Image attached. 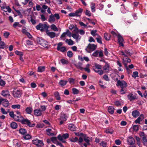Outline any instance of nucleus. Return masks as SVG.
I'll return each instance as SVG.
<instances>
[{"instance_id":"1","label":"nucleus","mask_w":147,"mask_h":147,"mask_svg":"<svg viewBox=\"0 0 147 147\" xmlns=\"http://www.w3.org/2000/svg\"><path fill=\"white\" fill-rule=\"evenodd\" d=\"M14 119L16 121L21 122L23 124L27 125L30 127H34L35 125L34 123H32L27 119H24L21 115L18 116L16 115Z\"/></svg>"},{"instance_id":"2","label":"nucleus","mask_w":147,"mask_h":147,"mask_svg":"<svg viewBox=\"0 0 147 147\" xmlns=\"http://www.w3.org/2000/svg\"><path fill=\"white\" fill-rule=\"evenodd\" d=\"M101 66L97 63H95L93 66V69L94 71L100 75H102L103 73V71L101 70Z\"/></svg>"},{"instance_id":"3","label":"nucleus","mask_w":147,"mask_h":147,"mask_svg":"<svg viewBox=\"0 0 147 147\" xmlns=\"http://www.w3.org/2000/svg\"><path fill=\"white\" fill-rule=\"evenodd\" d=\"M37 42L39 44L44 47L48 48L49 47L48 42L42 38H38L37 39Z\"/></svg>"},{"instance_id":"4","label":"nucleus","mask_w":147,"mask_h":147,"mask_svg":"<svg viewBox=\"0 0 147 147\" xmlns=\"http://www.w3.org/2000/svg\"><path fill=\"white\" fill-rule=\"evenodd\" d=\"M49 27L46 24L39 23L36 26V29L40 30L41 31H43L45 30H48Z\"/></svg>"},{"instance_id":"5","label":"nucleus","mask_w":147,"mask_h":147,"mask_svg":"<svg viewBox=\"0 0 147 147\" xmlns=\"http://www.w3.org/2000/svg\"><path fill=\"white\" fill-rule=\"evenodd\" d=\"M97 46L94 44H89L85 49L86 51L89 53H90L96 49Z\"/></svg>"},{"instance_id":"6","label":"nucleus","mask_w":147,"mask_h":147,"mask_svg":"<svg viewBox=\"0 0 147 147\" xmlns=\"http://www.w3.org/2000/svg\"><path fill=\"white\" fill-rule=\"evenodd\" d=\"M69 137V134L68 133L63 134L62 135L59 134L57 136L58 139L64 143L66 142L64 140L68 138Z\"/></svg>"},{"instance_id":"7","label":"nucleus","mask_w":147,"mask_h":147,"mask_svg":"<svg viewBox=\"0 0 147 147\" xmlns=\"http://www.w3.org/2000/svg\"><path fill=\"white\" fill-rule=\"evenodd\" d=\"M69 140L72 142H76L78 141V144L81 145H82V142L83 141V139L81 137H80L79 139L77 137L74 138H70Z\"/></svg>"},{"instance_id":"8","label":"nucleus","mask_w":147,"mask_h":147,"mask_svg":"<svg viewBox=\"0 0 147 147\" xmlns=\"http://www.w3.org/2000/svg\"><path fill=\"white\" fill-rule=\"evenodd\" d=\"M22 93V91L20 90H17L13 91L12 92V94L13 96L15 98H19L21 96Z\"/></svg>"},{"instance_id":"9","label":"nucleus","mask_w":147,"mask_h":147,"mask_svg":"<svg viewBox=\"0 0 147 147\" xmlns=\"http://www.w3.org/2000/svg\"><path fill=\"white\" fill-rule=\"evenodd\" d=\"M33 143L36 145L37 147H43L44 145L42 140L37 139L33 140Z\"/></svg>"},{"instance_id":"10","label":"nucleus","mask_w":147,"mask_h":147,"mask_svg":"<svg viewBox=\"0 0 147 147\" xmlns=\"http://www.w3.org/2000/svg\"><path fill=\"white\" fill-rule=\"evenodd\" d=\"M116 85L117 86H119L121 88L127 87V83L124 80H118Z\"/></svg>"},{"instance_id":"11","label":"nucleus","mask_w":147,"mask_h":147,"mask_svg":"<svg viewBox=\"0 0 147 147\" xmlns=\"http://www.w3.org/2000/svg\"><path fill=\"white\" fill-rule=\"evenodd\" d=\"M63 44L62 42H59L57 44V49L58 51H60L61 52H63L66 51V48L65 47H61Z\"/></svg>"},{"instance_id":"12","label":"nucleus","mask_w":147,"mask_h":147,"mask_svg":"<svg viewBox=\"0 0 147 147\" xmlns=\"http://www.w3.org/2000/svg\"><path fill=\"white\" fill-rule=\"evenodd\" d=\"M117 37L118 41L119 44V46L123 47L124 45L123 42L124 41V39L123 37L120 34H118Z\"/></svg>"},{"instance_id":"13","label":"nucleus","mask_w":147,"mask_h":147,"mask_svg":"<svg viewBox=\"0 0 147 147\" xmlns=\"http://www.w3.org/2000/svg\"><path fill=\"white\" fill-rule=\"evenodd\" d=\"M2 96L5 97L10 96L9 91L8 90L5 89L2 91L1 93Z\"/></svg>"},{"instance_id":"14","label":"nucleus","mask_w":147,"mask_h":147,"mask_svg":"<svg viewBox=\"0 0 147 147\" xmlns=\"http://www.w3.org/2000/svg\"><path fill=\"white\" fill-rule=\"evenodd\" d=\"M105 63V65L103 67V69L104 71L106 72H108L109 71V65L104 60H101Z\"/></svg>"},{"instance_id":"15","label":"nucleus","mask_w":147,"mask_h":147,"mask_svg":"<svg viewBox=\"0 0 147 147\" xmlns=\"http://www.w3.org/2000/svg\"><path fill=\"white\" fill-rule=\"evenodd\" d=\"M128 143L130 145H132L135 143L134 139L132 137H129L127 140Z\"/></svg>"},{"instance_id":"16","label":"nucleus","mask_w":147,"mask_h":147,"mask_svg":"<svg viewBox=\"0 0 147 147\" xmlns=\"http://www.w3.org/2000/svg\"><path fill=\"white\" fill-rule=\"evenodd\" d=\"M127 97L130 101L137 99L136 96L131 93L127 95Z\"/></svg>"},{"instance_id":"17","label":"nucleus","mask_w":147,"mask_h":147,"mask_svg":"<svg viewBox=\"0 0 147 147\" xmlns=\"http://www.w3.org/2000/svg\"><path fill=\"white\" fill-rule=\"evenodd\" d=\"M120 53L122 55H123L125 57H127L128 56H131V53L130 52L127 50H125L124 52L121 51Z\"/></svg>"},{"instance_id":"18","label":"nucleus","mask_w":147,"mask_h":147,"mask_svg":"<svg viewBox=\"0 0 147 147\" xmlns=\"http://www.w3.org/2000/svg\"><path fill=\"white\" fill-rule=\"evenodd\" d=\"M34 112V115L37 116H40L42 114V111L40 109H35Z\"/></svg>"},{"instance_id":"19","label":"nucleus","mask_w":147,"mask_h":147,"mask_svg":"<svg viewBox=\"0 0 147 147\" xmlns=\"http://www.w3.org/2000/svg\"><path fill=\"white\" fill-rule=\"evenodd\" d=\"M47 35L49 36L51 38L55 37L56 35L55 33L53 32H50L47 30L46 32Z\"/></svg>"},{"instance_id":"20","label":"nucleus","mask_w":147,"mask_h":147,"mask_svg":"<svg viewBox=\"0 0 147 147\" xmlns=\"http://www.w3.org/2000/svg\"><path fill=\"white\" fill-rule=\"evenodd\" d=\"M83 9L80 8L76 10L75 12L76 15V17H80L83 12Z\"/></svg>"},{"instance_id":"21","label":"nucleus","mask_w":147,"mask_h":147,"mask_svg":"<svg viewBox=\"0 0 147 147\" xmlns=\"http://www.w3.org/2000/svg\"><path fill=\"white\" fill-rule=\"evenodd\" d=\"M144 119V116L142 114L135 121V123H136L140 124V121H142Z\"/></svg>"},{"instance_id":"22","label":"nucleus","mask_w":147,"mask_h":147,"mask_svg":"<svg viewBox=\"0 0 147 147\" xmlns=\"http://www.w3.org/2000/svg\"><path fill=\"white\" fill-rule=\"evenodd\" d=\"M68 81L61 80L59 81L58 84L61 87H63L66 85Z\"/></svg>"},{"instance_id":"23","label":"nucleus","mask_w":147,"mask_h":147,"mask_svg":"<svg viewBox=\"0 0 147 147\" xmlns=\"http://www.w3.org/2000/svg\"><path fill=\"white\" fill-rule=\"evenodd\" d=\"M71 36L75 39H76L77 41L80 40L81 38V36H80L78 34H72Z\"/></svg>"},{"instance_id":"24","label":"nucleus","mask_w":147,"mask_h":147,"mask_svg":"<svg viewBox=\"0 0 147 147\" xmlns=\"http://www.w3.org/2000/svg\"><path fill=\"white\" fill-rule=\"evenodd\" d=\"M76 67L81 70H83L84 68L82 67V63L81 62H79L78 63L74 64Z\"/></svg>"},{"instance_id":"25","label":"nucleus","mask_w":147,"mask_h":147,"mask_svg":"<svg viewBox=\"0 0 147 147\" xmlns=\"http://www.w3.org/2000/svg\"><path fill=\"white\" fill-rule=\"evenodd\" d=\"M132 115L133 117L136 118L140 115V113L137 110H134L132 111Z\"/></svg>"},{"instance_id":"26","label":"nucleus","mask_w":147,"mask_h":147,"mask_svg":"<svg viewBox=\"0 0 147 147\" xmlns=\"http://www.w3.org/2000/svg\"><path fill=\"white\" fill-rule=\"evenodd\" d=\"M68 129L72 131H76V127L73 124H70L68 126Z\"/></svg>"},{"instance_id":"27","label":"nucleus","mask_w":147,"mask_h":147,"mask_svg":"<svg viewBox=\"0 0 147 147\" xmlns=\"http://www.w3.org/2000/svg\"><path fill=\"white\" fill-rule=\"evenodd\" d=\"M48 21L50 23L54 22L55 21L54 15L53 14H51L49 18Z\"/></svg>"},{"instance_id":"28","label":"nucleus","mask_w":147,"mask_h":147,"mask_svg":"<svg viewBox=\"0 0 147 147\" xmlns=\"http://www.w3.org/2000/svg\"><path fill=\"white\" fill-rule=\"evenodd\" d=\"M32 107H27L25 109V111L27 114H31L32 113Z\"/></svg>"},{"instance_id":"29","label":"nucleus","mask_w":147,"mask_h":147,"mask_svg":"<svg viewBox=\"0 0 147 147\" xmlns=\"http://www.w3.org/2000/svg\"><path fill=\"white\" fill-rule=\"evenodd\" d=\"M52 131V130L51 129H47L46 130V131L47 132V134L49 136H54V134L53 133H51V132Z\"/></svg>"},{"instance_id":"30","label":"nucleus","mask_w":147,"mask_h":147,"mask_svg":"<svg viewBox=\"0 0 147 147\" xmlns=\"http://www.w3.org/2000/svg\"><path fill=\"white\" fill-rule=\"evenodd\" d=\"M19 133L22 135H25L27 133L26 129L23 128H21L19 130Z\"/></svg>"},{"instance_id":"31","label":"nucleus","mask_w":147,"mask_h":147,"mask_svg":"<svg viewBox=\"0 0 147 147\" xmlns=\"http://www.w3.org/2000/svg\"><path fill=\"white\" fill-rule=\"evenodd\" d=\"M3 105L5 107H7L9 105V102L6 99H4V101L2 102Z\"/></svg>"},{"instance_id":"32","label":"nucleus","mask_w":147,"mask_h":147,"mask_svg":"<svg viewBox=\"0 0 147 147\" xmlns=\"http://www.w3.org/2000/svg\"><path fill=\"white\" fill-rule=\"evenodd\" d=\"M114 108L111 106H109L108 107V112L111 114H113L114 113Z\"/></svg>"},{"instance_id":"33","label":"nucleus","mask_w":147,"mask_h":147,"mask_svg":"<svg viewBox=\"0 0 147 147\" xmlns=\"http://www.w3.org/2000/svg\"><path fill=\"white\" fill-rule=\"evenodd\" d=\"M127 87L121 88V89L120 90V92L121 94H125L127 92Z\"/></svg>"},{"instance_id":"34","label":"nucleus","mask_w":147,"mask_h":147,"mask_svg":"<svg viewBox=\"0 0 147 147\" xmlns=\"http://www.w3.org/2000/svg\"><path fill=\"white\" fill-rule=\"evenodd\" d=\"M11 127L13 129H16L18 127V125L17 123L14 122H12L10 124Z\"/></svg>"},{"instance_id":"35","label":"nucleus","mask_w":147,"mask_h":147,"mask_svg":"<svg viewBox=\"0 0 147 147\" xmlns=\"http://www.w3.org/2000/svg\"><path fill=\"white\" fill-rule=\"evenodd\" d=\"M65 42L70 45H72L74 44V41L71 39H66L65 40Z\"/></svg>"},{"instance_id":"36","label":"nucleus","mask_w":147,"mask_h":147,"mask_svg":"<svg viewBox=\"0 0 147 147\" xmlns=\"http://www.w3.org/2000/svg\"><path fill=\"white\" fill-rule=\"evenodd\" d=\"M54 95L57 100H59L61 99V98L60 96L59 93L58 92H55L54 93Z\"/></svg>"},{"instance_id":"37","label":"nucleus","mask_w":147,"mask_h":147,"mask_svg":"<svg viewBox=\"0 0 147 147\" xmlns=\"http://www.w3.org/2000/svg\"><path fill=\"white\" fill-rule=\"evenodd\" d=\"M95 4L93 3H92L91 4L90 7L92 11L94 12L95 11Z\"/></svg>"},{"instance_id":"38","label":"nucleus","mask_w":147,"mask_h":147,"mask_svg":"<svg viewBox=\"0 0 147 147\" xmlns=\"http://www.w3.org/2000/svg\"><path fill=\"white\" fill-rule=\"evenodd\" d=\"M97 30H92L91 32L90 33L95 38L96 37V36H97L99 35L97 34L96 33Z\"/></svg>"},{"instance_id":"39","label":"nucleus","mask_w":147,"mask_h":147,"mask_svg":"<svg viewBox=\"0 0 147 147\" xmlns=\"http://www.w3.org/2000/svg\"><path fill=\"white\" fill-rule=\"evenodd\" d=\"M95 38L97 42L100 44H102L101 37L99 35L96 38Z\"/></svg>"},{"instance_id":"40","label":"nucleus","mask_w":147,"mask_h":147,"mask_svg":"<svg viewBox=\"0 0 147 147\" xmlns=\"http://www.w3.org/2000/svg\"><path fill=\"white\" fill-rule=\"evenodd\" d=\"M38 72H42L45 71V66H39L38 67Z\"/></svg>"},{"instance_id":"41","label":"nucleus","mask_w":147,"mask_h":147,"mask_svg":"<svg viewBox=\"0 0 147 147\" xmlns=\"http://www.w3.org/2000/svg\"><path fill=\"white\" fill-rule=\"evenodd\" d=\"M51 29L55 31H57L58 30V28L54 24H52L51 26Z\"/></svg>"},{"instance_id":"42","label":"nucleus","mask_w":147,"mask_h":147,"mask_svg":"<svg viewBox=\"0 0 147 147\" xmlns=\"http://www.w3.org/2000/svg\"><path fill=\"white\" fill-rule=\"evenodd\" d=\"M104 37L105 39L107 40H109L110 39V35L107 33L104 34Z\"/></svg>"},{"instance_id":"43","label":"nucleus","mask_w":147,"mask_h":147,"mask_svg":"<svg viewBox=\"0 0 147 147\" xmlns=\"http://www.w3.org/2000/svg\"><path fill=\"white\" fill-rule=\"evenodd\" d=\"M72 90L73 93L74 94H78L79 93V90L76 88H73Z\"/></svg>"},{"instance_id":"44","label":"nucleus","mask_w":147,"mask_h":147,"mask_svg":"<svg viewBox=\"0 0 147 147\" xmlns=\"http://www.w3.org/2000/svg\"><path fill=\"white\" fill-rule=\"evenodd\" d=\"M20 105H14L11 106V108L13 109H20Z\"/></svg>"},{"instance_id":"45","label":"nucleus","mask_w":147,"mask_h":147,"mask_svg":"<svg viewBox=\"0 0 147 147\" xmlns=\"http://www.w3.org/2000/svg\"><path fill=\"white\" fill-rule=\"evenodd\" d=\"M138 73L137 71H135L133 72V74L132 75V76L133 78H136V77H138Z\"/></svg>"},{"instance_id":"46","label":"nucleus","mask_w":147,"mask_h":147,"mask_svg":"<svg viewBox=\"0 0 147 147\" xmlns=\"http://www.w3.org/2000/svg\"><path fill=\"white\" fill-rule=\"evenodd\" d=\"M123 61L126 62L130 63L131 61V59L128 58L127 57H125L123 58Z\"/></svg>"},{"instance_id":"47","label":"nucleus","mask_w":147,"mask_h":147,"mask_svg":"<svg viewBox=\"0 0 147 147\" xmlns=\"http://www.w3.org/2000/svg\"><path fill=\"white\" fill-rule=\"evenodd\" d=\"M68 81L69 83L71 84H74L75 80L72 78H70L68 79Z\"/></svg>"},{"instance_id":"48","label":"nucleus","mask_w":147,"mask_h":147,"mask_svg":"<svg viewBox=\"0 0 147 147\" xmlns=\"http://www.w3.org/2000/svg\"><path fill=\"white\" fill-rule=\"evenodd\" d=\"M51 140L52 142L55 144L58 141L57 138L55 137H52L51 138Z\"/></svg>"},{"instance_id":"49","label":"nucleus","mask_w":147,"mask_h":147,"mask_svg":"<svg viewBox=\"0 0 147 147\" xmlns=\"http://www.w3.org/2000/svg\"><path fill=\"white\" fill-rule=\"evenodd\" d=\"M30 16V20H29V19H28V21L31 22L32 24L33 25L35 24L36 23V20H35L33 19L32 16Z\"/></svg>"},{"instance_id":"50","label":"nucleus","mask_w":147,"mask_h":147,"mask_svg":"<svg viewBox=\"0 0 147 147\" xmlns=\"http://www.w3.org/2000/svg\"><path fill=\"white\" fill-rule=\"evenodd\" d=\"M67 55L69 58L73 56V53L71 51H68L67 53Z\"/></svg>"},{"instance_id":"51","label":"nucleus","mask_w":147,"mask_h":147,"mask_svg":"<svg viewBox=\"0 0 147 147\" xmlns=\"http://www.w3.org/2000/svg\"><path fill=\"white\" fill-rule=\"evenodd\" d=\"M5 47V43L3 41L0 42V49H3Z\"/></svg>"},{"instance_id":"52","label":"nucleus","mask_w":147,"mask_h":147,"mask_svg":"<svg viewBox=\"0 0 147 147\" xmlns=\"http://www.w3.org/2000/svg\"><path fill=\"white\" fill-rule=\"evenodd\" d=\"M90 65L89 64H88L86 65V67L84 68L85 71L87 72L88 73H89L90 71L89 69V67L90 66Z\"/></svg>"},{"instance_id":"53","label":"nucleus","mask_w":147,"mask_h":147,"mask_svg":"<svg viewBox=\"0 0 147 147\" xmlns=\"http://www.w3.org/2000/svg\"><path fill=\"white\" fill-rule=\"evenodd\" d=\"M142 140L143 141V143L144 145L145 146L147 145V139L146 137H144L143 138Z\"/></svg>"},{"instance_id":"54","label":"nucleus","mask_w":147,"mask_h":147,"mask_svg":"<svg viewBox=\"0 0 147 147\" xmlns=\"http://www.w3.org/2000/svg\"><path fill=\"white\" fill-rule=\"evenodd\" d=\"M99 144L100 146H101L103 147H106L107 145V143L104 141L101 142Z\"/></svg>"},{"instance_id":"55","label":"nucleus","mask_w":147,"mask_h":147,"mask_svg":"<svg viewBox=\"0 0 147 147\" xmlns=\"http://www.w3.org/2000/svg\"><path fill=\"white\" fill-rule=\"evenodd\" d=\"M106 133L107 134H112L113 133V131L112 129H106L105 131Z\"/></svg>"},{"instance_id":"56","label":"nucleus","mask_w":147,"mask_h":147,"mask_svg":"<svg viewBox=\"0 0 147 147\" xmlns=\"http://www.w3.org/2000/svg\"><path fill=\"white\" fill-rule=\"evenodd\" d=\"M23 138L25 140H29L31 138V136L29 134H27L23 136Z\"/></svg>"},{"instance_id":"57","label":"nucleus","mask_w":147,"mask_h":147,"mask_svg":"<svg viewBox=\"0 0 147 147\" xmlns=\"http://www.w3.org/2000/svg\"><path fill=\"white\" fill-rule=\"evenodd\" d=\"M85 13V15L86 16H87L89 17L91 16V15H92L91 13L90 12V11H89V10H88L87 9L86 10V11Z\"/></svg>"},{"instance_id":"58","label":"nucleus","mask_w":147,"mask_h":147,"mask_svg":"<svg viewBox=\"0 0 147 147\" xmlns=\"http://www.w3.org/2000/svg\"><path fill=\"white\" fill-rule=\"evenodd\" d=\"M61 61L63 65L67 64L68 63V61L65 60L64 59H62L61 60Z\"/></svg>"},{"instance_id":"59","label":"nucleus","mask_w":147,"mask_h":147,"mask_svg":"<svg viewBox=\"0 0 147 147\" xmlns=\"http://www.w3.org/2000/svg\"><path fill=\"white\" fill-rule=\"evenodd\" d=\"M17 26H18L19 27H21V26L19 24V23L18 22H15L13 24V27L15 28Z\"/></svg>"},{"instance_id":"60","label":"nucleus","mask_w":147,"mask_h":147,"mask_svg":"<svg viewBox=\"0 0 147 147\" xmlns=\"http://www.w3.org/2000/svg\"><path fill=\"white\" fill-rule=\"evenodd\" d=\"M98 50H96L92 54V55L94 57H98Z\"/></svg>"},{"instance_id":"61","label":"nucleus","mask_w":147,"mask_h":147,"mask_svg":"<svg viewBox=\"0 0 147 147\" xmlns=\"http://www.w3.org/2000/svg\"><path fill=\"white\" fill-rule=\"evenodd\" d=\"M133 130L137 131L138 130V125H135L133 126Z\"/></svg>"},{"instance_id":"62","label":"nucleus","mask_w":147,"mask_h":147,"mask_svg":"<svg viewBox=\"0 0 147 147\" xmlns=\"http://www.w3.org/2000/svg\"><path fill=\"white\" fill-rule=\"evenodd\" d=\"M5 84V81L1 79L0 80V85L3 86Z\"/></svg>"},{"instance_id":"63","label":"nucleus","mask_w":147,"mask_h":147,"mask_svg":"<svg viewBox=\"0 0 147 147\" xmlns=\"http://www.w3.org/2000/svg\"><path fill=\"white\" fill-rule=\"evenodd\" d=\"M66 35L69 37H71V32L69 31V30H67L66 32H65Z\"/></svg>"},{"instance_id":"64","label":"nucleus","mask_w":147,"mask_h":147,"mask_svg":"<svg viewBox=\"0 0 147 147\" xmlns=\"http://www.w3.org/2000/svg\"><path fill=\"white\" fill-rule=\"evenodd\" d=\"M9 115L12 118L14 119L15 116L16 115H14V113L13 111H11L9 112Z\"/></svg>"}]
</instances>
